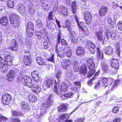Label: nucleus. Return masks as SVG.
Returning a JSON list of instances; mask_svg holds the SVG:
<instances>
[{"label":"nucleus","mask_w":122,"mask_h":122,"mask_svg":"<svg viewBox=\"0 0 122 122\" xmlns=\"http://www.w3.org/2000/svg\"><path fill=\"white\" fill-rule=\"evenodd\" d=\"M60 12L63 15L66 16L68 15V11L67 8L64 6L61 5L59 9Z\"/></svg>","instance_id":"5701e85b"},{"label":"nucleus","mask_w":122,"mask_h":122,"mask_svg":"<svg viewBox=\"0 0 122 122\" xmlns=\"http://www.w3.org/2000/svg\"><path fill=\"white\" fill-rule=\"evenodd\" d=\"M12 57L10 55H6L4 57V60L0 56V70L3 72H5L7 69V65H12Z\"/></svg>","instance_id":"f257e3e1"},{"label":"nucleus","mask_w":122,"mask_h":122,"mask_svg":"<svg viewBox=\"0 0 122 122\" xmlns=\"http://www.w3.org/2000/svg\"><path fill=\"white\" fill-rule=\"evenodd\" d=\"M53 82V79L51 78H46L44 80L43 85L44 89L45 86L48 88L50 87L52 85Z\"/></svg>","instance_id":"2eb2a0df"},{"label":"nucleus","mask_w":122,"mask_h":122,"mask_svg":"<svg viewBox=\"0 0 122 122\" xmlns=\"http://www.w3.org/2000/svg\"><path fill=\"white\" fill-rule=\"evenodd\" d=\"M11 99V95L5 93L3 94L2 96V101L3 103L5 105L8 104Z\"/></svg>","instance_id":"6e6552de"},{"label":"nucleus","mask_w":122,"mask_h":122,"mask_svg":"<svg viewBox=\"0 0 122 122\" xmlns=\"http://www.w3.org/2000/svg\"><path fill=\"white\" fill-rule=\"evenodd\" d=\"M68 87V86L65 84L64 83H62L61 85V97L63 99H65V97H72L73 96V94L71 92L63 94V95H62L63 94L62 93L66 92Z\"/></svg>","instance_id":"39448f33"},{"label":"nucleus","mask_w":122,"mask_h":122,"mask_svg":"<svg viewBox=\"0 0 122 122\" xmlns=\"http://www.w3.org/2000/svg\"><path fill=\"white\" fill-rule=\"evenodd\" d=\"M95 45L94 44L93 42L90 40H88L86 41V48L89 50L92 54H93L95 52Z\"/></svg>","instance_id":"9d476101"},{"label":"nucleus","mask_w":122,"mask_h":122,"mask_svg":"<svg viewBox=\"0 0 122 122\" xmlns=\"http://www.w3.org/2000/svg\"><path fill=\"white\" fill-rule=\"evenodd\" d=\"M47 102L42 104L41 107L40 115L35 114L34 116L36 118H39L41 117V115H42L45 114L46 112L47 109L48 107L52 104L54 101V98L52 95L50 94L47 99Z\"/></svg>","instance_id":"f03ea898"},{"label":"nucleus","mask_w":122,"mask_h":122,"mask_svg":"<svg viewBox=\"0 0 122 122\" xmlns=\"http://www.w3.org/2000/svg\"><path fill=\"white\" fill-rule=\"evenodd\" d=\"M0 116V117H1V119L2 122H5L7 120V118L3 116Z\"/></svg>","instance_id":"774afa93"},{"label":"nucleus","mask_w":122,"mask_h":122,"mask_svg":"<svg viewBox=\"0 0 122 122\" xmlns=\"http://www.w3.org/2000/svg\"><path fill=\"white\" fill-rule=\"evenodd\" d=\"M107 24L109 27L111 28H113L115 24V21H113L111 19L109 18L107 20Z\"/></svg>","instance_id":"bb28decb"},{"label":"nucleus","mask_w":122,"mask_h":122,"mask_svg":"<svg viewBox=\"0 0 122 122\" xmlns=\"http://www.w3.org/2000/svg\"><path fill=\"white\" fill-rule=\"evenodd\" d=\"M14 4V0H9L7 2L8 6L10 8H12L13 7Z\"/></svg>","instance_id":"e433bc0d"},{"label":"nucleus","mask_w":122,"mask_h":122,"mask_svg":"<svg viewBox=\"0 0 122 122\" xmlns=\"http://www.w3.org/2000/svg\"><path fill=\"white\" fill-rule=\"evenodd\" d=\"M11 23L15 28H18L20 25V17L16 14L12 13L10 16Z\"/></svg>","instance_id":"20e7f679"},{"label":"nucleus","mask_w":122,"mask_h":122,"mask_svg":"<svg viewBox=\"0 0 122 122\" xmlns=\"http://www.w3.org/2000/svg\"><path fill=\"white\" fill-rule=\"evenodd\" d=\"M58 45L57 44L56 46V52H57V55L61 58H63L64 57V54L65 50V47L63 48L61 47H58Z\"/></svg>","instance_id":"f8f14e48"},{"label":"nucleus","mask_w":122,"mask_h":122,"mask_svg":"<svg viewBox=\"0 0 122 122\" xmlns=\"http://www.w3.org/2000/svg\"><path fill=\"white\" fill-rule=\"evenodd\" d=\"M60 63L62 67L66 70L67 68L68 67L70 66L71 64V62L69 60L61 59L60 61Z\"/></svg>","instance_id":"9b49d317"},{"label":"nucleus","mask_w":122,"mask_h":122,"mask_svg":"<svg viewBox=\"0 0 122 122\" xmlns=\"http://www.w3.org/2000/svg\"><path fill=\"white\" fill-rule=\"evenodd\" d=\"M64 53L66 56L68 57H70L72 55V51L69 47H66L65 48Z\"/></svg>","instance_id":"cd10ccee"},{"label":"nucleus","mask_w":122,"mask_h":122,"mask_svg":"<svg viewBox=\"0 0 122 122\" xmlns=\"http://www.w3.org/2000/svg\"><path fill=\"white\" fill-rule=\"evenodd\" d=\"M60 42L61 44L65 46H66L67 45V43L66 41L63 39H61L60 41Z\"/></svg>","instance_id":"603ef678"},{"label":"nucleus","mask_w":122,"mask_h":122,"mask_svg":"<svg viewBox=\"0 0 122 122\" xmlns=\"http://www.w3.org/2000/svg\"><path fill=\"white\" fill-rule=\"evenodd\" d=\"M66 107L63 104L61 105L58 108V110L59 112H65L66 110Z\"/></svg>","instance_id":"7c9ffc66"},{"label":"nucleus","mask_w":122,"mask_h":122,"mask_svg":"<svg viewBox=\"0 0 122 122\" xmlns=\"http://www.w3.org/2000/svg\"><path fill=\"white\" fill-rule=\"evenodd\" d=\"M66 75L68 77H71L72 75V71L71 70H68L65 73Z\"/></svg>","instance_id":"37998d69"},{"label":"nucleus","mask_w":122,"mask_h":122,"mask_svg":"<svg viewBox=\"0 0 122 122\" xmlns=\"http://www.w3.org/2000/svg\"><path fill=\"white\" fill-rule=\"evenodd\" d=\"M9 46L11 49L13 51H16L17 49L18 45L15 39L11 40L9 44Z\"/></svg>","instance_id":"a211bd4d"},{"label":"nucleus","mask_w":122,"mask_h":122,"mask_svg":"<svg viewBox=\"0 0 122 122\" xmlns=\"http://www.w3.org/2000/svg\"><path fill=\"white\" fill-rule=\"evenodd\" d=\"M23 61L26 65L30 66L31 62L30 55H25L24 57Z\"/></svg>","instance_id":"aec40b11"},{"label":"nucleus","mask_w":122,"mask_h":122,"mask_svg":"<svg viewBox=\"0 0 122 122\" xmlns=\"http://www.w3.org/2000/svg\"><path fill=\"white\" fill-rule=\"evenodd\" d=\"M54 25L52 24L51 23L48 22H47L46 26L49 28L53 29V27Z\"/></svg>","instance_id":"5fc2aeb1"},{"label":"nucleus","mask_w":122,"mask_h":122,"mask_svg":"<svg viewBox=\"0 0 122 122\" xmlns=\"http://www.w3.org/2000/svg\"><path fill=\"white\" fill-rule=\"evenodd\" d=\"M65 25L68 30L72 29V27L71 26V23L69 20H66Z\"/></svg>","instance_id":"f704fd0d"},{"label":"nucleus","mask_w":122,"mask_h":122,"mask_svg":"<svg viewBox=\"0 0 122 122\" xmlns=\"http://www.w3.org/2000/svg\"><path fill=\"white\" fill-rule=\"evenodd\" d=\"M54 55L52 54L50 57L47 59L48 60L52 62H54Z\"/></svg>","instance_id":"3c124183"},{"label":"nucleus","mask_w":122,"mask_h":122,"mask_svg":"<svg viewBox=\"0 0 122 122\" xmlns=\"http://www.w3.org/2000/svg\"><path fill=\"white\" fill-rule=\"evenodd\" d=\"M72 9L73 13L74 14L75 13L77 9L76 1H73L72 2Z\"/></svg>","instance_id":"4c0bfd02"},{"label":"nucleus","mask_w":122,"mask_h":122,"mask_svg":"<svg viewBox=\"0 0 122 122\" xmlns=\"http://www.w3.org/2000/svg\"><path fill=\"white\" fill-rule=\"evenodd\" d=\"M116 52L118 56H119L120 51V48L119 46H118L116 48Z\"/></svg>","instance_id":"69168bd1"},{"label":"nucleus","mask_w":122,"mask_h":122,"mask_svg":"<svg viewBox=\"0 0 122 122\" xmlns=\"http://www.w3.org/2000/svg\"><path fill=\"white\" fill-rule=\"evenodd\" d=\"M8 21L6 16H5L0 20V24L2 25H6L8 23Z\"/></svg>","instance_id":"c85d7f7f"},{"label":"nucleus","mask_w":122,"mask_h":122,"mask_svg":"<svg viewBox=\"0 0 122 122\" xmlns=\"http://www.w3.org/2000/svg\"><path fill=\"white\" fill-rule=\"evenodd\" d=\"M14 77L13 76H11L9 75H7V80L9 81H12L14 79Z\"/></svg>","instance_id":"680f3d73"},{"label":"nucleus","mask_w":122,"mask_h":122,"mask_svg":"<svg viewBox=\"0 0 122 122\" xmlns=\"http://www.w3.org/2000/svg\"><path fill=\"white\" fill-rule=\"evenodd\" d=\"M101 66L102 69L105 71H107L109 69L107 65L104 62H101Z\"/></svg>","instance_id":"473e14b6"},{"label":"nucleus","mask_w":122,"mask_h":122,"mask_svg":"<svg viewBox=\"0 0 122 122\" xmlns=\"http://www.w3.org/2000/svg\"><path fill=\"white\" fill-rule=\"evenodd\" d=\"M117 32H113L112 31L109 32V30H107L106 32V37L108 38V37L110 36L112 39L116 40L119 37L117 34Z\"/></svg>","instance_id":"ddd939ff"},{"label":"nucleus","mask_w":122,"mask_h":122,"mask_svg":"<svg viewBox=\"0 0 122 122\" xmlns=\"http://www.w3.org/2000/svg\"><path fill=\"white\" fill-rule=\"evenodd\" d=\"M21 78V81L24 85L30 88L32 87L33 86L32 81L29 76H25Z\"/></svg>","instance_id":"423d86ee"},{"label":"nucleus","mask_w":122,"mask_h":122,"mask_svg":"<svg viewBox=\"0 0 122 122\" xmlns=\"http://www.w3.org/2000/svg\"><path fill=\"white\" fill-rule=\"evenodd\" d=\"M35 10V8L32 5H30L28 7V11L31 14L34 13Z\"/></svg>","instance_id":"58836bf2"},{"label":"nucleus","mask_w":122,"mask_h":122,"mask_svg":"<svg viewBox=\"0 0 122 122\" xmlns=\"http://www.w3.org/2000/svg\"><path fill=\"white\" fill-rule=\"evenodd\" d=\"M53 12L52 11H51L50 13L48 18L49 20H51L53 19Z\"/></svg>","instance_id":"338daca9"},{"label":"nucleus","mask_w":122,"mask_h":122,"mask_svg":"<svg viewBox=\"0 0 122 122\" xmlns=\"http://www.w3.org/2000/svg\"><path fill=\"white\" fill-rule=\"evenodd\" d=\"M117 27L118 29L120 31H122V22L120 21L118 23Z\"/></svg>","instance_id":"de8ad7c7"},{"label":"nucleus","mask_w":122,"mask_h":122,"mask_svg":"<svg viewBox=\"0 0 122 122\" xmlns=\"http://www.w3.org/2000/svg\"><path fill=\"white\" fill-rule=\"evenodd\" d=\"M108 81V79L107 78H104L102 80V86H105V87H107V86H105V85L107 84Z\"/></svg>","instance_id":"c03bdc74"},{"label":"nucleus","mask_w":122,"mask_h":122,"mask_svg":"<svg viewBox=\"0 0 122 122\" xmlns=\"http://www.w3.org/2000/svg\"><path fill=\"white\" fill-rule=\"evenodd\" d=\"M69 33V36L71 38L77 36V35L76 33L72 30H68Z\"/></svg>","instance_id":"c9c22d12"},{"label":"nucleus","mask_w":122,"mask_h":122,"mask_svg":"<svg viewBox=\"0 0 122 122\" xmlns=\"http://www.w3.org/2000/svg\"><path fill=\"white\" fill-rule=\"evenodd\" d=\"M67 114H63L60 116V117L59 121L60 122L61 120H63L67 117Z\"/></svg>","instance_id":"13d9d810"},{"label":"nucleus","mask_w":122,"mask_h":122,"mask_svg":"<svg viewBox=\"0 0 122 122\" xmlns=\"http://www.w3.org/2000/svg\"><path fill=\"white\" fill-rule=\"evenodd\" d=\"M75 19L79 28H81L83 31L87 32L88 30L87 27L86 26V23L83 22L79 23L78 18L77 17H75Z\"/></svg>","instance_id":"dca6fc26"},{"label":"nucleus","mask_w":122,"mask_h":122,"mask_svg":"<svg viewBox=\"0 0 122 122\" xmlns=\"http://www.w3.org/2000/svg\"><path fill=\"white\" fill-rule=\"evenodd\" d=\"M34 81L35 82H38L40 80V78L39 76L33 78Z\"/></svg>","instance_id":"e2e57ef3"},{"label":"nucleus","mask_w":122,"mask_h":122,"mask_svg":"<svg viewBox=\"0 0 122 122\" xmlns=\"http://www.w3.org/2000/svg\"><path fill=\"white\" fill-rule=\"evenodd\" d=\"M33 89L32 90V91L36 94H38L41 92V89L40 85L35 83L33 85Z\"/></svg>","instance_id":"412c9836"},{"label":"nucleus","mask_w":122,"mask_h":122,"mask_svg":"<svg viewBox=\"0 0 122 122\" xmlns=\"http://www.w3.org/2000/svg\"><path fill=\"white\" fill-rule=\"evenodd\" d=\"M83 65L86 66V65L90 70L87 75V77L89 78L92 76L95 72V64L92 58H88L87 60L83 59Z\"/></svg>","instance_id":"7ed1b4c3"},{"label":"nucleus","mask_w":122,"mask_h":122,"mask_svg":"<svg viewBox=\"0 0 122 122\" xmlns=\"http://www.w3.org/2000/svg\"><path fill=\"white\" fill-rule=\"evenodd\" d=\"M17 9L20 13L23 15H25L26 10L24 6L22 4H19L17 6Z\"/></svg>","instance_id":"6ab92c4d"},{"label":"nucleus","mask_w":122,"mask_h":122,"mask_svg":"<svg viewBox=\"0 0 122 122\" xmlns=\"http://www.w3.org/2000/svg\"><path fill=\"white\" fill-rule=\"evenodd\" d=\"M43 45L44 48L47 49L49 47V44L46 41H45L43 43Z\"/></svg>","instance_id":"4d7b16f0"},{"label":"nucleus","mask_w":122,"mask_h":122,"mask_svg":"<svg viewBox=\"0 0 122 122\" xmlns=\"http://www.w3.org/2000/svg\"><path fill=\"white\" fill-rule=\"evenodd\" d=\"M36 60L37 63L40 65L44 64L45 63L44 60L41 57H37Z\"/></svg>","instance_id":"72a5a7b5"},{"label":"nucleus","mask_w":122,"mask_h":122,"mask_svg":"<svg viewBox=\"0 0 122 122\" xmlns=\"http://www.w3.org/2000/svg\"><path fill=\"white\" fill-rule=\"evenodd\" d=\"M28 97L29 100L31 101L32 102H34L37 100L36 96L32 94H29Z\"/></svg>","instance_id":"2f4dec72"},{"label":"nucleus","mask_w":122,"mask_h":122,"mask_svg":"<svg viewBox=\"0 0 122 122\" xmlns=\"http://www.w3.org/2000/svg\"><path fill=\"white\" fill-rule=\"evenodd\" d=\"M113 52V49L111 47L107 46L106 47L105 51V54L111 55L112 54Z\"/></svg>","instance_id":"c756f323"},{"label":"nucleus","mask_w":122,"mask_h":122,"mask_svg":"<svg viewBox=\"0 0 122 122\" xmlns=\"http://www.w3.org/2000/svg\"><path fill=\"white\" fill-rule=\"evenodd\" d=\"M84 51L83 47L81 46L77 47L76 51V53L77 56H82L84 55Z\"/></svg>","instance_id":"393cba45"},{"label":"nucleus","mask_w":122,"mask_h":122,"mask_svg":"<svg viewBox=\"0 0 122 122\" xmlns=\"http://www.w3.org/2000/svg\"><path fill=\"white\" fill-rule=\"evenodd\" d=\"M34 27L33 24L31 22H29L26 27V31L28 36L30 37L32 36L34 32Z\"/></svg>","instance_id":"1a4fd4ad"},{"label":"nucleus","mask_w":122,"mask_h":122,"mask_svg":"<svg viewBox=\"0 0 122 122\" xmlns=\"http://www.w3.org/2000/svg\"><path fill=\"white\" fill-rule=\"evenodd\" d=\"M54 91L58 95H59V92L58 89L57 87V83L56 81L54 82Z\"/></svg>","instance_id":"49530a36"},{"label":"nucleus","mask_w":122,"mask_h":122,"mask_svg":"<svg viewBox=\"0 0 122 122\" xmlns=\"http://www.w3.org/2000/svg\"><path fill=\"white\" fill-rule=\"evenodd\" d=\"M35 24L37 26V27L39 28H41L42 26V24L41 20L39 19H38L36 21Z\"/></svg>","instance_id":"ea45409f"},{"label":"nucleus","mask_w":122,"mask_h":122,"mask_svg":"<svg viewBox=\"0 0 122 122\" xmlns=\"http://www.w3.org/2000/svg\"><path fill=\"white\" fill-rule=\"evenodd\" d=\"M22 108L24 109H28V106L26 104V103L24 102H20Z\"/></svg>","instance_id":"a19ab883"},{"label":"nucleus","mask_w":122,"mask_h":122,"mask_svg":"<svg viewBox=\"0 0 122 122\" xmlns=\"http://www.w3.org/2000/svg\"><path fill=\"white\" fill-rule=\"evenodd\" d=\"M108 81L110 82H111L112 83L113 82V85H112L111 84H110L109 88L107 90V91L108 92H110L112 90L116 88L117 86L119 85L120 81V80H116L114 82H113V79L112 78H109L108 79Z\"/></svg>","instance_id":"0eeeda50"},{"label":"nucleus","mask_w":122,"mask_h":122,"mask_svg":"<svg viewBox=\"0 0 122 122\" xmlns=\"http://www.w3.org/2000/svg\"><path fill=\"white\" fill-rule=\"evenodd\" d=\"M7 75H9L11 76H12L13 77H14L15 76L14 72L12 70H10L9 71V73L7 74Z\"/></svg>","instance_id":"0e129e2a"},{"label":"nucleus","mask_w":122,"mask_h":122,"mask_svg":"<svg viewBox=\"0 0 122 122\" xmlns=\"http://www.w3.org/2000/svg\"><path fill=\"white\" fill-rule=\"evenodd\" d=\"M84 118H79L75 120V122H83L85 120Z\"/></svg>","instance_id":"bf43d9fd"},{"label":"nucleus","mask_w":122,"mask_h":122,"mask_svg":"<svg viewBox=\"0 0 122 122\" xmlns=\"http://www.w3.org/2000/svg\"><path fill=\"white\" fill-rule=\"evenodd\" d=\"M84 19L87 24H89L92 20V16L90 12L86 11L84 13Z\"/></svg>","instance_id":"4468645a"},{"label":"nucleus","mask_w":122,"mask_h":122,"mask_svg":"<svg viewBox=\"0 0 122 122\" xmlns=\"http://www.w3.org/2000/svg\"><path fill=\"white\" fill-rule=\"evenodd\" d=\"M107 11V8L105 6H102L100 9L99 14L100 16H104L106 14Z\"/></svg>","instance_id":"4be33fe9"},{"label":"nucleus","mask_w":122,"mask_h":122,"mask_svg":"<svg viewBox=\"0 0 122 122\" xmlns=\"http://www.w3.org/2000/svg\"><path fill=\"white\" fill-rule=\"evenodd\" d=\"M38 74V73L37 71H33L31 74L33 78L39 76Z\"/></svg>","instance_id":"8fccbe9b"},{"label":"nucleus","mask_w":122,"mask_h":122,"mask_svg":"<svg viewBox=\"0 0 122 122\" xmlns=\"http://www.w3.org/2000/svg\"><path fill=\"white\" fill-rule=\"evenodd\" d=\"M18 41L20 43L22 44L23 42L24 38L21 36H20L18 37Z\"/></svg>","instance_id":"052dcab7"},{"label":"nucleus","mask_w":122,"mask_h":122,"mask_svg":"<svg viewBox=\"0 0 122 122\" xmlns=\"http://www.w3.org/2000/svg\"><path fill=\"white\" fill-rule=\"evenodd\" d=\"M71 42L74 43H76L78 41V37L77 36L71 38Z\"/></svg>","instance_id":"864d4df0"},{"label":"nucleus","mask_w":122,"mask_h":122,"mask_svg":"<svg viewBox=\"0 0 122 122\" xmlns=\"http://www.w3.org/2000/svg\"><path fill=\"white\" fill-rule=\"evenodd\" d=\"M78 108V107H77V108H76L75 109V110L73 112L70 113V114H69V116L67 117V118L68 119H67L65 121V122H72V121L71 120H69L68 119L69 118L71 114L73 112H74L76 110V109H77Z\"/></svg>","instance_id":"6e6d98bb"},{"label":"nucleus","mask_w":122,"mask_h":122,"mask_svg":"<svg viewBox=\"0 0 122 122\" xmlns=\"http://www.w3.org/2000/svg\"><path fill=\"white\" fill-rule=\"evenodd\" d=\"M97 52L98 54L97 56L99 58H101L102 59H103V54L102 53L101 54L100 51L99 49L98 48H97Z\"/></svg>","instance_id":"79ce46f5"},{"label":"nucleus","mask_w":122,"mask_h":122,"mask_svg":"<svg viewBox=\"0 0 122 122\" xmlns=\"http://www.w3.org/2000/svg\"><path fill=\"white\" fill-rule=\"evenodd\" d=\"M96 37L99 41H102L105 39V33L101 31L96 32L95 33Z\"/></svg>","instance_id":"f3484780"},{"label":"nucleus","mask_w":122,"mask_h":122,"mask_svg":"<svg viewBox=\"0 0 122 122\" xmlns=\"http://www.w3.org/2000/svg\"><path fill=\"white\" fill-rule=\"evenodd\" d=\"M111 66L112 67H114L116 69H118V65H117L116 63H112L111 62Z\"/></svg>","instance_id":"09e8293b"},{"label":"nucleus","mask_w":122,"mask_h":122,"mask_svg":"<svg viewBox=\"0 0 122 122\" xmlns=\"http://www.w3.org/2000/svg\"><path fill=\"white\" fill-rule=\"evenodd\" d=\"M61 72L60 70H56V71L55 72V75H56V78L57 79H59L60 78L61 76Z\"/></svg>","instance_id":"a18cd8bd"},{"label":"nucleus","mask_w":122,"mask_h":122,"mask_svg":"<svg viewBox=\"0 0 122 122\" xmlns=\"http://www.w3.org/2000/svg\"><path fill=\"white\" fill-rule=\"evenodd\" d=\"M46 32L44 30H41V31H37L35 32V35L37 36L38 39H40L45 35L46 36Z\"/></svg>","instance_id":"b1692460"},{"label":"nucleus","mask_w":122,"mask_h":122,"mask_svg":"<svg viewBox=\"0 0 122 122\" xmlns=\"http://www.w3.org/2000/svg\"><path fill=\"white\" fill-rule=\"evenodd\" d=\"M87 71V68L86 66L83 65L81 66L79 72L81 74L85 76L86 74Z\"/></svg>","instance_id":"a878e982"}]
</instances>
